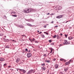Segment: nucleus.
Listing matches in <instances>:
<instances>
[{"mask_svg": "<svg viewBox=\"0 0 74 74\" xmlns=\"http://www.w3.org/2000/svg\"><path fill=\"white\" fill-rule=\"evenodd\" d=\"M32 11V9H25L24 10L23 12L25 13H29V12H31Z\"/></svg>", "mask_w": 74, "mask_h": 74, "instance_id": "f257e3e1", "label": "nucleus"}, {"mask_svg": "<svg viewBox=\"0 0 74 74\" xmlns=\"http://www.w3.org/2000/svg\"><path fill=\"white\" fill-rule=\"evenodd\" d=\"M27 58H30L32 56V54L30 53H28L27 54Z\"/></svg>", "mask_w": 74, "mask_h": 74, "instance_id": "f03ea898", "label": "nucleus"}, {"mask_svg": "<svg viewBox=\"0 0 74 74\" xmlns=\"http://www.w3.org/2000/svg\"><path fill=\"white\" fill-rule=\"evenodd\" d=\"M32 72H34L33 73H34V70H30L27 73V74H32Z\"/></svg>", "mask_w": 74, "mask_h": 74, "instance_id": "7ed1b4c3", "label": "nucleus"}, {"mask_svg": "<svg viewBox=\"0 0 74 74\" xmlns=\"http://www.w3.org/2000/svg\"><path fill=\"white\" fill-rule=\"evenodd\" d=\"M63 15H61V16H57L56 17V18H58V19H59V18H62V16H63Z\"/></svg>", "mask_w": 74, "mask_h": 74, "instance_id": "20e7f679", "label": "nucleus"}, {"mask_svg": "<svg viewBox=\"0 0 74 74\" xmlns=\"http://www.w3.org/2000/svg\"><path fill=\"white\" fill-rule=\"evenodd\" d=\"M55 66L56 69H57L59 68V65L58 64H55Z\"/></svg>", "mask_w": 74, "mask_h": 74, "instance_id": "39448f33", "label": "nucleus"}, {"mask_svg": "<svg viewBox=\"0 0 74 74\" xmlns=\"http://www.w3.org/2000/svg\"><path fill=\"white\" fill-rule=\"evenodd\" d=\"M67 40H64V43H63L64 45H67Z\"/></svg>", "mask_w": 74, "mask_h": 74, "instance_id": "423d86ee", "label": "nucleus"}, {"mask_svg": "<svg viewBox=\"0 0 74 74\" xmlns=\"http://www.w3.org/2000/svg\"><path fill=\"white\" fill-rule=\"evenodd\" d=\"M0 60L1 62H3V61L5 60L4 58H0Z\"/></svg>", "mask_w": 74, "mask_h": 74, "instance_id": "0eeeda50", "label": "nucleus"}, {"mask_svg": "<svg viewBox=\"0 0 74 74\" xmlns=\"http://www.w3.org/2000/svg\"><path fill=\"white\" fill-rule=\"evenodd\" d=\"M69 70V67H67L66 68H65L64 69V70L66 72V71H67V70Z\"/></svg>", "mask_w": 74, "mask_h": 74, "instance_id": "6e6552de", "label": "nucleus"}, {"mask_svg": "<svg viewBox=\"0 0 74 74\" xmlns=\"http://www.w3.org/2000/svg\"><path fill=\"white\" fill-rule=\"evenodd\" d=\"M19 60H20V59L19 58H17L16 61V62H17V63L19 62Z\"/></svg>", "mask_w": 74, "mask_h": 74, "instance_id": "1a4fd4ad", "label": "nucleus"}, {"mask_svg": "<svg viewBox=\"0 0 74 74\" xmlns=\"http://www.w3.org/2000/svg\"><path fill=\"white\" fill-rule=\"evenodd\" d=\"M45 62H47V63H50V62H51V61L50 60H45Z\"/></svg>", "mask_w": 74, "mask_h": 74, "instance_id": "9d476101", "label": "nucleus"}, {"mask_svg": "<svg viewBox=\"0 0 74 74\" xmlns=\"http://www.w3.org/2000/svg\"><path fill=\"white\" fill-rule=\"evenodd\" d=\"M69 63H70V62H66L65 63V65H69Z\"/></svg>", "mask_w": 74, "mask_h": 74, "instance_id": "9b49d317", "label": "nucleus"}, {"mask_svg": "<svg viewBox=\"0 0 74 74\" xmlns=\"http://www.w3.org/2000/svg\"><path fill=\"white\" fill-rule=\"evenodd\" d=\"M42 70H45V67H42Z\"/></svg>", "mask_w": 74, "mask_h": 74, "instance_id": "f8f14e48", "label": "nucleus"}, {"mask_svg": "<svg viewBox=\"0 0 74 74\" xmlns=\"http://www.w3.org/2000/svg\"><path fill=\"white\" fill-rule=\"evenodd\" d=\"M68 39H69V40H71V39H73V37L69 36L68 37Z\"/></svg>", "mask_w": 74, "mask_h": 74, "instance_id": "ddd939ff", "label": "nucleus"}, {"mask_svg": "<svg viewBox=\"0 0 74 74\" xmlns=\"http://www.w3.org/2000/svg\"><path fill=\"white\" fill-rule=\"evenodd\" d=\"M50 49H51L50 53H52V51H53V49L52 48H49Z\"/></svg>", "mask_w": 74, "mask_h": 74, "instance_id": "4468645a", "label": "nucleus"}, {"mask_svg": "<svg viewBox=\"0 0 74 74\" xmlns=\"http://www.w3.org/2000/svg\"><path fill=\"white\" fill-rule=\"evenodd\" d=\"M5 48H10V46H9V45H8L5 46Z\"/></svg>", "mask_w": 74, "mask_h": 74, "instance_id": "2eb2a0df", "label": "nucleus"}, {"mask_svg": "<svg viewBox=\"0 0 74 74\" xmlns=\"http://www.w3.org/2000/svg\"><path fill=\"white\" fill-rule=\"evenodd\" d=\"M58 9L59 10H60L62 9V8H61V7L59 6L58 7Z\"/></svg>", "mask_w": 74, "mask_h": 74, "instance_id": "dca6fc26", "label": "nucleus"}, {"mask_svg": "<svg viewBox=\"0 0 74 74\" xmlns=\"http://www.w3.org/2000/svg\"><path fill=\"white\" fill-rule=\"evenodd\" d=\"M27 25L28 26H32V25L31 24H30V23H27Z\"/></svg>", "mask_w": 74, "mask_h": 74, "instance_id": "f3484780", "label": "nucleus"}, {"mask_svg": "<svg viewBox=\"0 0 74 74\" xmlns=\"http://www.w3.org/2000/svg\"><path fill=\"white\" fill-rule=\"evenodd\" d=\"M41 36H42V38H44L45 37V36L44 35H43V34H41Z\"/></svg>", "mask_w": 74, "mask_h": 74, "instance_id": "a211bd4d", "label": "nucleus"}, {"mask_svg": "<svg viewBox=\"0 0 74 74\" xmlns=\"http://www.w3.org/2000/svg\"><path fill=\"white\" fill-rule=\"evenodd\" d=\"M26 71H25L24 69V70H23V74H25V73H26Z\"/></svg>", "mask_w": 74, "mask_h": 74, "instance_id": "6ab92c4d", "label": "nucleus"}, {"mask_svg": "<svg viewBox=\"0 0 74 74\" xmlns=\"http://www.w3.org/2000/svg\"><path fill=\"white\" fill-rule=\"evenodd\" d=\"M12 16H14V17H17V15L16 14L15 15H12Z\"/></svg>", "mask_w": 74, "mask_h": 74, "instance_id": "aec40b11", "label": "nucleus"}, {"mask_svg": "<svg viewBox=\"0 0 74 74\" xmlns=\"http://www.w3.org/2000/svg\"><path fill=\"white\" fill-rule=\"evenodd\" d=\"M35 41V39H34V38H33L32 39V41Z\"/></svg>", "mask_w": 74, "mask_h": 74, "instance_id": "412c9836", "label": "nucleus"}, {"mask_svg": "<svg viewBox=\"0 0 74 74\" xmlns=\"http://www.w3.org/2000/svg\"><path fill=\"white\" fill-rule=\"evenodd\" d=\"M16 13V12H14V11H13L11 13V14H15Z\"/></svg>", "mask_w": 74, "mask_h": 74, "instance_id": "4be33fe9", "label": "nucleus"}, {"mask_svg": "<svg viewBox=\"0 0 74 74\" xmlns=\"http://www.w3.org/2000/svg\"><path fill=\"white\" fill-rule=\"evenodd\" d=\"M56 35H55L53 36V38H56Z\"/></svg>", "mask_w": 74, "mask_h": 74, "instance_id": "5701e85b", "label": "nucleus"}, {"mask_svg": "<svg viewBox=\"0 0 74 74\" xmlns=\"http://www.w3.org/2000/svg\"><path fill=\"white\" fill-rule=\"evenodd\" d=\"M70 42H67V43L66 44V45H68V44H70Z\"/></svg>", "mask_w": 74, "mask_h": 74, "instance_id": "b1692460", "label": "nucleus"}, {"mask_svg": "<svg viewBox=\"0 0 74 74\" xmlns=\"http://www.w3.org/2000/svg\"><path fill=\"white\" fill-rule=\"evenodd\" d=\"M23 70H24V69H21L20 70V71H21L22 72H23Z\"/></svg>", "mask_w": 74, "mask_h": 74, "instance_id": "393cba45", "label": "nucleus"}, {"mask_svg": "<svg viewBox=\"0 0 74 74\" xmlns=\"http://www.w3.org/2000/svg\"><path fill=\"white\" fill-rule=\"evenodd\" d=\"M65 37H66V38H67V35L65 34Z\"/></svg>", "mask_w": 74, "mask_h": 74, "instance_id": "a878e982", "label": "nucleus"}, {"mask_svg": "<svg viewBox=\"0 0 74 74\" xmlns=\"http://www.w3.org/2000/svg\"><path fill=\"white\" fill-rule=\"evenodd\" d=\"M25 51L26 52H28V50L27 49H25Z\"/></svg>", "mask_w": 74, "mask_h": 74, "instance_id": "bb28decb", "label": "nucleus"}, {"mask_svg": "<svg viewBox=\"0 0 74 74\" xmlns=\"http://www.w3.org/2000/svg\"><path fill=\"white\" fill-rule=\"evenodd\" d=\"M44 33H46V34H47V35H48V33H47L45 32H44Z\"/></svg>", "mask_w": 74, "mask_h": 74, "instance_id": "cd10ccee", "label": "nucleus"}, {"mask_svg": "<svg viewBox=\"0 0 74 74\" xmlns=\"http://www.w3.org/2000/svg\"><path fill=\"white\" fill-rule=\"evenodd\" d=\"M56 59L55 58H54L53 59V61H55L56 60Z\"/></svg>", "mask_w": 74, "mask_h": 74, "instance_id": "c85d7f7f", "label": "nucleus"}, {"mask_svg": "<svg viewBox=\"0 0 74 74\" xmlns=\"http://www.w3.org/2000/svg\"><path fill=\"white\" fill-rule=\"evenodd\" d=\"M60 60V61H63V59L61 58Z\"/></svg>", "mask_w": 74, "mask_h": 74, "instance_id": "c756f323", "label": "nucleus"}, {"mask_svg": "<svg viewBox=\"0 0 74 74\" xmlns=\"http://www.w3.org/2000/svg\"><path fill=\"white\" fill-rule=\"evenodd\" d=\"M49 42H52V40H49Z\"/></svg>", "mask_w": 74, "mask_h": 74, "instance_id": "7c9ffc66", "label": "nucleus"}, {"mask_svg": "<svg viewBox=\"0 0 74 74\" xmlns=\"http://www.w3.org/2000/svg\"><path fill=\"white\" fill-rule=\"evenodd\" d=\"M6 65H7V64L5 63L4 64L3 66L4 67V66H6Z\"/></svg>", "mask_w": 74, "mask_h": 74, "instance_id": "2f4dec72", "label": "nucleus"}, {"mask_svg": "<svg viewBox=\"0 0 74 74\" xmlns=\"http://www.w3.org/2000/svg\"><path fill=\"white\" fill-rule=\"evenodd\" d=\"M3 40H4V41H7V40H6L5 38H3Z\"/></svg>", "mask_w": 74, "mask_h": 74, "instance_id": "473e14b6", "label": "nucleus"}, {"mask_svg": "<svg viewBox=\"0 0 74 74\" xmlns=\"http://www.w3.org/2000/svg\"><path fill=\"white\" fill-rule=\"evenodd\" d=\"M63 45V44H60V45L59 46L60 47H61V46H62Z\"/></svg>", "mask_w": 74, "mask_h": 74, "instance_id": "72a5a7b5", "label": "nucleus"}, {"mask_svg": "<svg viewBox=\"0 0 74 74\" xmlns=\"http://www.w3.org/2000/svg\"><path fill=\"white\" fill-rule=\"evenodd\" d=\"M3 35L2 34H0V36H3Z\"/></svg>", "mask_w": 74, "mask_h": 74, "instance_id": "f704fd0d", "label": "nucleus"}, {"mask_svg": "<svg viewBox=\"0 0 74 74\" xmlns=\"http://www.w3.org/2000/svg\"><path fill=\"white\" fill-rule=\"evenodd\" d=\"M51 45H54V43H52L51 44Z\"/></svg>", "mask_w": 74, "mask_h": 74, "instance_id": "c9c22d12", "label": "nucleus"}, {"mask_svg": "<svg viewBox=\"0 0 74 74\" xmlns=\"http://www.w3.org/2000/svg\"><path fill=\"white\" fill-rule=\"evenodd\" d=\"M47 56V55L46 54H43V56Z\"/></svg>", "mask_w": 74, "mask_h": 74, "instance_id": "e433bc0d", "label": "nucleus"}, {"mask_svg": "<svg viewBox=\"0 0 74 74\" xmlns=\"http://www.w3.org/2000/svg\"><path fill=\"white\" fill-rule=\"evenodd\" d=\"M29 41H30L31 42H32V39H30V38H29Z\"/></svg>", "mask_w": 74, "mask_h": 74, "instance_id": "4c0bfd02", "label": "nucleus"}, {"mask_svg": "<svg viewBox=\"0 0 74 74\" xmlns=\"http://www.w3.org/2000/svg\"><path fill=\"white\" fill-rule=\"evenodd\" d=\"M44 27H45V28H46L47 27V26L46 25H45L44 26Z\"/></svg>", "mask_w": 74, "mask_h": 74, "instance_id": "58836bf2", "label": "nucleus"}, {"mask_svg": "<svg viewBox=\"0 0 74 74\" xmlns=\"http://www.w3.org/2000/svg\"><path fill=\"white\" fill-rule=\"evenodd\" d=\"M10 70H11L12 71H13V70H14V69H10Z\"/></svg>", "mask_w": 74, "mask_h": 74, "instance_id": "ea45409f", "label": "nucleus"}, {"mask_svg": "<svg viewBox=\"0 0 74 74\" xmlns=\"http://www.w3.org/2000/svg\"><path fill=\"white\" fill-rule=\"evenodd\" d=\"M18 27H20L21 28V25H18Z\"/></svg>", "mask_w": 74, "mask_h": 74, "instance_id": "a19ab883", "label": "nucleus"}, {"mask_svg": "<svg viewBox=\"0 0 74 74\" xmlns=\"http://www.w3.org/2000/svg\"><path fill=\"white\" fill-rule=\"evenodd\" d=\"M58 27V25H56V26H55L54 27Z\"/></svg>", "mask_w": 74, "mask_h": 74, "instance_id": "79ce46f5", "label": "nucleus"}, {"mask_svg": "<svg viewBox=\"0 0 74 74\" xmlns=\"http://www.w3.org/2000/svg\"><path fill=\"white\" fill-rule=\"evenodd\" d=\"M71 61H72V60H70L69 61V63H70V62H71Z\"/></svg>", "mask_w": 74, "mask_h": 74, "instance_id": "37998d69", "label": "nucleus"}, {"mask_svg": "<svg viewBox=\"0 0 74 74\" xmlns=\"http://www.w3.org/2000/svg\"><path fill=\"white\" fill-rule=\"evenodd\" d=\"M18 70H19L20 71H21V69H18Z\"/></svg>", "mask_w": 74, "mask_h": 74, "instance_id": "c03bdc74", "label": "nucleus"}, {"mask_svg": "<svg viewBox=\"0 0 74 74\" xmlns=\"http://www.w3.org/2000/svg\"><path fill=\"white\" fill-rule=\"evenodd\" d=\"M49 14H50L49 13H48L47 14V15H49Z\"/></svg>", "mask_w": 74, "mask_h": 74, "instance_id": "a18cd8bd", "label": "nucleus"}, {"mask_svg": "<svg viewBox=\"0 0 74 74\" xmlns=\"http://www.w3.org/2000/svg\"><path fill=\"white\" fill-rule=\"evenodd\" d=\"M60 74H63V73H62V72H60Z\"/></svg>", "mask_w": 74, "mask_h": 74, "instance_id": "49530a36", "label": "nucleus"}, {"mask_svg": "<svg viewBox=\"0 0 74 74\" xmlns=\"http://www.w3.org/2000/svg\"><path fill=\"white\" fill-rule=\"evenodd\" d=\"M49 18V17L48 16V17L46 18V19H48V18Z\"/></svg>", "mask_w": 74, "mask_h": 74, "instance_id": "de8ad7c7", "label": "nucleus"}, {"mask_svg": "<svg viewBox=\"0 0 74 74\" xmlns=\"http://www.w3.org/2000/svg\"><path fill=\"white\" fill-rule=\"evenodd\" d=\"M56 37H59V36L58 35H57V36H56Z\"/></svg>", "mask_w": 74, "mask_h": 74, "instance_id": "09e8293b", "label": "nucleus"}, {"mask_svg": "<svg viewBox=\"0 0 74 74\" xmlns=\"http://www.w3.org/2000/svg\"><path fill=\"white\" fill-rule=\"evenodd\" d=\"M51 15H53V13H52L51 14H50Z\"/></svg>", "mask_w": 74, "mask_h": 74, "instance_id": "8fccbe9b", "label": "nucleus"}, {"mask_svg": "<svg viewBox=\"0 0 74 74\" xmlns=\"http://www.w3.org/2000/svg\"><path fill=\"white\" fill-rule=\"evenodd\" d=\"M28 52H30V50H29V51H28Z\"/></svg>", "mask_w": 74, "mask_h": 74, "instance_id": "3c124183", "label": "nucleus"}, {"mask_svg": "<svg viewBox=\"0 0 74 74\" xmlns=\"http://www.w3.org/2000/svg\"><path fill=\"white\" fill-rule=\"evenodd\" d=\"M41 33H42V32H41L39 33V34H41Z\"/></svg>", "mask_w": 74, "mask_h": 74, "instance_id": "603ef678", "label": "nucleus"}, {"mask_svg": "<svg viewBox=\"0 0 74 74\" xmlns=\"http://www.w3.org/2000/svg\"><path fill=\"white\" fill-rule=\"evenodd\" d=\"M43 65L45 66V63H43Z\"/></svg>", "mask_w": 74, "mask_h": 74, "instance_id": "864d4df0", "label": "nucleus"}, {"mask_svg": "<svg viewBox=\"0 0 74 74\" xmlns=\"http://www.w3.org/2000/svg\"><path fill=\"white\" fill-rule=\"evenodd\" d=\"M37 32H38V33H39V32H40V31H38H38H37Z\"/></svg>", "mask_w": 74, "mask_h": 74, "instance_id": "5fc2aeb1", "label": "nucleus"}, {"mask_svg": "<svg viewBox=\"0 0 74 74\" xmlns=\"http://www.w3.org/2000/svg\"><path fill=\"white\" fill-rule=\"evenodd\" d=\"M11 67V66H8V68H9V67Z\"/></svg>", "mask_w": 74, "mask_h": 74, "instance_id": "6e6d98bb", "label": "nucleus"}, {"mask_svg": "<svg viewBox=\"0 0 74 74\" xmlns=\"http://www.w3.org/2000/svg\"><path fill=\"white\" fill-rule=\"evenodd\" d=\"M53 21H52V22L51 23H53Z\"/></svg>", "mask_w": 74, "mask_h": 74, "instance_id": "4d7b16f0", "label": "nucleus"}, {"mask_svg": "<svg viewBox=\"0 0 74 74\" xmlns=\"http://www.w3.org/2000/svg\"><path fill=\"white\" fill-rule=\"evenodd\" d=\"M60 36H62V34H60Z\"/></svg>", "mask_w": 74, "mask_h": 74, "instance_id": "13d9d810", "label": "nucleus"}, {"mask_svg": "<svg viewBox=\"0 0 74 74\" xmlns=\"http://www.w3.org/2000/svg\"><path fill=\"white\" fill-rule=\"evenodd\" d=\"M21 27H23V26H21Z\"/></svg>", "mask_w": 74, "mask_h": 74, "instance_id": "bf43d9fd", "label": "nucleus"}, {"mask_svg": "<svg viewBox=\"0 0 74 74\" xmlns=\"http://www.w3.org/2000/svg\"><path fill=\"white\" fill-rule=\"evenodd\" d=\"M35 42H38V41H35Z\"/></svg>", "mask_w": 74, "mask_h": 74, "instance_id": "052dcab7", "label": "nucleus"}, {"mask_svg": "<svg viewBox=\"0 0 74 74\" xmlns=\"http://www.w3.org/2000/svg\"><path fill=\"white\" fill-rule=\"evenodd\" d=\"M12 41H14H14H15V40H12Z\"/></svg>", "mask_w": 74, "mask_h": 74, "instance_id": "680f3d73", "label": "nucleus"}, {"mask_svg": "<svg viewBox=\"0 0 74 74\" xmlns=\"http://www.w3.org/2000/svg\"><path fill=\"white\" fill-rule=\"evenodd\" d=\"M17 71H18V68L17 69Z\"/></svg>", "mask_w": 74, "mask_h": 74, "instance_id": "e2e57ef3", "label": "nucleus"}, {"mask_svg": "<svg viewBox=\"0 0 74 74\" xmlns=\"http://www.w3.org/2000/svg\"><path fill=\"white\" fill-rule=\"evenodd\" d=\"M58 39V37H57Z\"/></svg>", "mask_w": 74, "mask_h": 74, "instance_id": "0e129e2a", "label": "nucleus"}, {"mask_svg": "<svg viewBox=\"0 0 74 74\" xmlns=\"http://www.w3.org/2000/svg\"><path fill=\"white\" fill-rule=\"evenodd\" d=\"M31 45V44H30V45Z\"/></svg>", "mask_w": 74, "mask_h": 74, "instance_id": "69168bd1", "label": "nucleus"}, {"mask_svg": "<svg viewBox=\"0 0 74 74\" xmlns=\"http://www.w3.org/2000/svg\"><path fill=\"white\" fill-rule=\"evenodd\" d=\"M43 65L42 64V66Z\"/></svg>", "mask_w": 74, "mask_h": 74, "instance_id": "338daca9", "label": "nucleus"}, {"mask_svg": "<svg viewBox=\"0 0 74 74\" xmlns=\"http://www.w3.org/2000/svg\"><path fill=\"white\" fill-rule=\"evenodd\" d=\"M23 36H24V35H23Z\"/></svg>", "mask_w": 74, "mask_h": 74, "instance_id": "774afa93", "label": "nucleus"}]
</instances>
